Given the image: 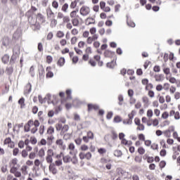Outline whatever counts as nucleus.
<instances>
[{"instance_id":"1","label":"nucleus","mask_w":180,"mask_h":180,"mask_svg":"<svg viewBox=\"0 0 180 180\" xmlns=\"http://www.w3.org/2000/svg\"><path fill=\"white\" fill-rule=\"evenodd\" d=\"M79 157L80 160H85V158L86 160H91V158H92V154L90 152H88L87 153L81 152L79 155Z\"/></svg>"},{"instance_id":"2","label":"nucleus","mask_w":180,"mask_h":180,"mask_svg":"<svg viewBox=\"0 0 180 180\" xmlns=\"http://www.w3.org/2000/svg\"><path fill=\"white\" fill-rule=\"evenodd\" d=\"M34 122H33V120H30L24 126V131H25V133L30 131V127H32V126H34Z\"/></svg>"},{"instance_id":"3","label":"nucleus","mask_w":180,"mask_h":180,"mask_svg":"<svg viewBox=\"0 0 180 180\" xmlns=\"http://www.w3.org/2000/svg\"><path fill=\"white\" fill-rule=\"evenodd\" d=\"M129 119L123 120V124H131L133 123V117H134V115L133 114V111L131 114L128 115Z\"/></svg>"},{"instance_id":"4","label":"nucleus","mask_w":180,"mask_h":180,"mask_svg":"<svg viewBox=\"0 0 180 180\" xmlns=\"http://www.w3.org/2000/svg\"><path fill=\"white\" fill-rule=\"evenodd\" d=\"M80 15L82 16H86V15H89V7L83 6L80 8Z\"/></svg>"},{"instance_id":"5","label":"nucleus","mask_w":180,"mask_h":180,"mask_svg":"<svg viewBox=\"0 0 180 180\" xmlns=\"http://www.w3.org/2000/svg\"><path fill=\"white\" fill-rule=\"evenodd\" d=\"M9 44H11V39L8 37H4L1 41V45L7 48L9 47Z\"/></svg>"},{"instance_id":"6","label":"nucleus","mask_w":180,"mask_h":180,"mask_svg":"<svg viewBox=\"0 0 180 180\" xmlns=\"http://www.w3.org/2000/svg\"><path fill=\"white\" fill-rule=\"evenodd\" d=\"M22 37V30L18 29L13 34V40H19Z\"/></svg>"},{"instance_id":"7","label":"nucleus","mask_w":180,"mask_h":180,"mask_svg":"<svg viewBox=\"0 0 180 180\" xmlns=\"http://www.w3.org/2000/svg\"><path fill=\"white\" fill-rule=\"evenodd\" d=\"M51 98V94H48L44 99H43V97H41V96H38V99L40 103H46V101H47V99L50 101Z\"/></svg>"},{"instance_id":"8","label":"nucleus","mask_w":180,"mask_h":180,"mask_svg":"<svg viewBox=\"0 0 180 180\" xmlns=\"http://www.w3.org/2000/svg\"><path fill=\"white\" fill-rule=\"evenodd\" d=\"M10 58H11V56H9V54L6 53L1 58V63H3V64L6 65L9 63Z\"/></svg>"},{"instance_id":"9","label":"nucleus","mask_w":180,"mask_h":180,"mask_svg":"<svg viewBox=\"0 0 180 180\" xmlns=\"http://www.w3.org/2000/svg\"><path fill=\"white\" fill-rule=\"evenodd\" d=\"M115 51H109V50H105L104 52V57L107 58H111L115 56Z\"/></svg>"},{"instance_id":"10","label":"nucleus","mask_w":180,"mask_h":180,"mask_svg":"<svg viewBox=\"0 0 180 180\" xmlns=\"http://www.w3.org/2000/svg\"><path fill=\"white\" fill-rule=\"evenodd\" d=\"M19 56L18 55L13 54L10 58L9 65H15V63H16V60Z\"/></svg>"},{"instance_id":"11","label":"nucleus","mask_w":180,"mask_h":180,"mask_svg":"<svg viewBox=\"0 0 180 180\" xmlns=\"http://www.w3.org/2000/svg\"><path fill=\"white\" fill-rule=\"evenodd\" d=\"M49 171L50 172H52L53 175H56L57 174V168H56L55 163H51V165H49Z\"/></svg>"},{"instance_id":"12","label":"nucleus","mask_w":180,"mask_h":180,"mask_svg":"<svg viewBox=\"0 0 180 180\" xmlns=\"http://www.w3.org/2000/svg\"><path fill=\"white\" fill-rule=\"evenodd\" d=\"M87 108H88V111L91 112L92 109H94V110H98L99 109V105L89 103L87 105Z\"/></svg>"},{"instance_id":"13","label":"nucleus","mask_w":180,"mask_h":180,"mask_svg":"<svg viewBox=\"0 0 180 180\" xmlns=\"http://www.w3.org/2000/svg\"><path fill=\"white\" fill-rule=\"evenodd\" d=\"M46 15L49 20H52V19L54 18V13L50 8L46 10Z\"/></svg>"},{"instance_id":"14","label":"nucleus","mask_w":180,"mask_h":180,"mask_svg":"<svg viewBox=\"0 0 180 180\" xmlns=\"http://www.w3.org/2000/svg\"><path fill=\"white\" fill-rule=\"evenodd\" d=\"M25 94H30L32 92V84L28 83L25 87Z\"/></svg>"},{"instance_id":"15","label":"nucleus","mask_w":180,"mask_h":180,"mask_svg":"<svg viewBox=\"0 0 180 180\" xmlns=\"http://www.w3.org/2000/svg\"><path fill=\"white\" fill-rule=\"evenodd\" d=\"M13 54H14L15 56H19V54H20V47L15 46L13 49Z\"/></svg>"},{"instance_id":"16","label":"nucleus","mask_w":180,"mask_h":180,"mask_svg":"<svg viewBox=\"0 0 180 180\" xmlns=\"http://www.w3.org/2000/svg\"><path fill=\"white\" fill-rule=\"evenodd\" d=\"M57 64L59 65V67H63V65L65 64V58H64V57L60 58L57 62Z\"/></svg>"},{"instance_id":"17","label":"nucleus","mask_w":180,"mask_h":180,"mask_svg":"<svg viewBox=\"0 0 180 180\" xmlns=\"http://www.w3.org/2000/svg\"><path fill=\"white\" fill-rule=\"evenodd\" d=\"M155 81L160 82L161 81H163L164 79V75L162 74H160V75H155Z\"/></svg>"},{"instance_id":"18","label":"nucleus","mask_w":180,"mask_h":180,"mask_svg":"<svg viewBox=\"0 0 180 180\" xmlns=\"http://www.w3.org/2000/svg\"><path fill=\"white\" fill-rule=\"evenodd\" d=\"M115 64H116V62H115V60H112L111 62L107 63L106 67L108 68L113 69V68H115Z\"/></svg>"},{"instance_id":"19","label":"nucleus","mask_w":180,"mask_h":180,"mask_svg":"<svg viewBox=\"0 0 180 180\" xmlns=\"http://www.w3.org/2000/svg\"><path fill=\"white\" fill-rule=\"evenodd\" d=\"M6 72L8 75H12L13 72V67L11 66L9 68H6Z\"/></svg>"},{"instance_id":"20","label":"nucleus","mask_w":180,"mask_h":180,"mask_svg":"<svg viewBox=\"0 0 180 180\" xmlns=\"http://www.w3.org/2000/svg\"><path fill=\"white\" fill-rule=\"evenodd\" d=\"M63 162H65V164H68L71 161V157L70 155L63 156Z\"/></svg>"},{"instance_id":"21","label":"nucleus","mask_w":180,"mask_h":180,"mask_svg":"<svg viewBox=\"0 0 180 180\" xmlns=\"http://www.w3.org/2000/svg\"><path fill=\"white\" fill-rule=\"evenodd\" d=\"M32 30H40V25H39V23H36V24H32L31 26Z\"/></svg>"},{"instance_id":"22","label":"nucleus","mask_w":180,"mask_h":180,"mask_svg":"<svg viewBox=\"0 0 180 180\" xmlns=\"http://www.w3.org/2000/svg\"><path fill=\"white\" fill-rule=\"evenodd\" d=\"M70 161L74 165L78 164V159L77 158V153H75V155L72 159L70 158Z\"/></svg>"},{"instance_id":"23","label":"nucleus","mask_w":180,"mask_h":180,"mask_svg":"<svg viewBox=\"0 0 180 180\" xmlns=\"http://www.w3.org/2000/svg\"><path fill=\"white\" fill-rule=\"evenodd\" d=\"M37 19H39V20H41L42 23L44 22V15L40 13L37 15Z\"/></svg>"},{"instance_id":"24","label":"nucleus","mask_w":180,"mask_h":180,"mask_svg":"<svg viewBox=\"0 0 180 180\" xmlns=\"http://www.w3.org/2000/svg\"><path fill=\"white\" fill-rule=\"evenodd\" d=\"M113 122H115V123H120V122H122V117L119 115H116L114 117Z\"/></svg>"},{"instance_id":"25","label":"nucleus","mask_w":180,"mask_h":180,"mask_svg":"<svg viewBox=\"0 0 180 180\" xmlns=\"http://www.w3.org/2000/svg\"><path fill=\"white\" fill-rule=\"evenodd\" d=\"M118 101H119V103H118V105H120V106H122V105H123V101H124V98H123V96L122 95H119L118 96Z\"/></svg>"},{"instance_id":"26","label":"nucleus","mask_w":180,"mask_h":180,"mask_svg":"<svg viewBox=\"0 0 180 180\" xmlns=\"http://www.w3.org/2000/svg\"><path fill=\"white\" fill-rule=\"evenodd\" d=\"M50 20H51V27H56V26H57V20L53 18Z\"/></svg>"},{"instance_id":"27","label":"nucleus","mask_w":180,"mask_h":180,"mask_svg":"<svg viewBox=\"0 0 180 180\" xmlns=\"http://www.w3.org/2000/svg\"><path fill=\"white\" fill-rule=\"evenodd\" d=\"M72 23L73 26H78L79 25V20L77 18H74L72 20Z\"/></svg>"},{"instance_id":"28","label":"nucleus","mask_w":180,"mask_h":180,"mask_svg":"<svg viewBox=\"0 0 180 180\" xmlns=\"http://www.w3.org/2000/svg\"><path fill=\"white\" fill-rule=\"evenodd\" d=\"M138 153L141 155H143V154H144V153H146V149H144V148H143V147H140L138 148Z\"/></svg>"},{"instance_id":"29","label":"nucleus","mask_w":180,"mask_h":180,"mask_svg":"<svg viewBox=\"0 0 180 180\" xmlns=\"http://www.w3.org/2000/svg\"><path fill=\"white\" fill-rule=\"evenodd\" d=\"M139 140H141V141H146V136L143 134H139L138 135Z\"/></svg>"},{"instance_id":"30","label":"nucleus","mask_w":180,"mask_h":180,"mask_svg":"<svg viewBox=\"0 0 180 180\" xmlns=\"http://www.w3.org/2000/svg\"><path fill=\"white\" fill-rule=\"evenodd\" d=\"M47 140H48V146H51V144L53 143V140H54V136H49Z\"/></svg>"},{"instance_id":"31","label":"nucleus","mask_w":180,"mask_h":180,"mask_svg":"<svg viewBox=\"0 0 180 180\" xmlns=\"http://www.w3.org/2000/svg\"><path fill=\"white\" fill-rule=\"evenodd\" d=\"M53 133H54V127L51 126L47 129V134H53Z\"/></svg>"},{"instance_id":"32","label":"nucleus","mask_w":180,"mask_h":180,"mask_svg":"<svg viewBox=\"0 0 180 180\" xmlns=\"http://www.w3.org/2000/svg\"><path fill=\"white\" fill-rule=\"evenodd\" d=\"M52 157L53 156H49L47 155L46 160V162H48V164H53V158Z\"/></svg>"},{"instance_id":"33","label":"nucleus","mask_w":180,"mask_h":180,"mask_svg":"<svg viewBox=\"0 0 180 180\" xmlns=\"http://www.w3.org/2000/svg\"><path fill=\"white\" fill-rule=\"evenodd\" d=\"M66 95H67V99H72V97L71 96V90L70 89L66 90Z\"/></svg>"},{"instance_id":"34","label":"nucleus","mask_w":180,"mask_h":180,"mask_svg":"<svg viewBox=\"0 0 180 180\" xmlns=\"http://www.w3.org/2000/svg\"><path fill=\"white\" fill-rule=\"evenodd\" d=\"M56 128L57 131H60V130H63V124H60V123L56 124Z\"/></svg>"},{"instance_id":"35","label":"nucleus","mask_w":180,"mask_h":180,"mask_svg":"<svg viewBox=\"0 0 180 180\" xmlns=\"http://www.w3.org/2000/svg\"><path fill=\"white\" fill-rule=\"evenodd\" d=\"M88 139H89L90 140H94V133H92V131H88L87 132V136Z\"/></svg>"},{"instance_id":"36","label":"nucleus","mask_w":180,"mask_h":180,"mask_svg":"<svg viewBox=\"0 0 180 180\" xmlns=\"http://www.w3.org/2000/svg\"><path fill=\"white\" fill-rule=\"evenodd\" d=\"M165 165H167V162L165 160H162L159 164V166L161 168V169H162V168H165Z\"/></svg>"},{"instance_id":"37","label":"nucleus","mask_w":180,"mask_h":180,"mask_svg":"<svg viewBox=\"0 0 180 180\" xmlns=\"http://www.w3.org/2000/svg\"><path fill=\"white\" fill-rule=\"evenodd\" d=\"M114 155L115 157H122V150H115Z\"/></svg>"},{"instance_id":"38","label":"nucleus","mask_w":180,"mask_h":180,"mask_svg":"<svg viewBox=\"0 0 180 180\" xmlns=\"http://www.w3.org/2000/svg\"><path fill=\"white\" fill-rule=\"evenodd\" d=\"M169 116V113L168 112L165 111L162 114V119H168Z\"/></svg>"},{"instance_id":"39","label":"nucleus","mask_w":180,"mask_h":180,"mask_svg":"<svg viewBox=\"0 0 180 180\" xmlns=\"http://www.w3.org/2000/svg\"><path fill=\"white\" fill-rule=\"evenodd\" d=\"M112 117H113V112H112V111L108 112L106 115V118L108 120H110V119H112Z\"/></svg>"},{"instance_id":"40","label":"nucleus","mask_w":180,"mask_h":180,"mask_svg":"<svg viewBox=\"0 0 180 180\" xmlns=\"http://www.w3.org/2000/svg\"><path fill=\"white\" fill-rule=\"evenodd\" d=\"M52 62H53V57L51 56H47L46 63H48V64H51Z\"/></svg>"},{"instance_id":"41","label":"nucleus","mask_w":180,"mask_h":180,"mask_svg":"<svg viewBox=\"0 0 180 180\" xmlns=\"http://www.w3.org/2000/svg\"><path fill=\"white\" fill-rule=\"evenodd\" d=\"M30 74L31 77H34V68L33 66H31L30 68Z\"/></svg>"},{"instance_id":"42","label":"nucleus","mask_w":180,"mask_h":180,"mask_svg":"<svg viewBox=\"0 0 180 180\" xmlns=\"http://www.w3.org/2000/svg\"><path fill=\"white\" fill-rule=\"evenodd\" d=\"M160 155L161 157H165L167 155V150L165 149H162L160 152Z\"/></svg>"},{"instance_id":"43","label":"nucleus","mask_w":180,"mask_h":180,"mask_svg":"<svg viewBox=\"0 0 180 180\" xmlns=\"http://www.w3.org/2000/svg\"><path fill=\"white\" fill-rule=\"evenodd\" d=\"M111 133H112V140H116V139H117V134L116 133V131L112 130L111 131Z\"/></svg>"},{"instance_id":"44","label":"nucleus","mask_w":180,"mask_h":180,"mask_svg":"<svg viewBox=\"0 0 180 180\" xmlns=\"http://www.w3.org/2000/svg\"><path fill=\"white\" fill-rule=\"evenodd\" d=\"M18 172V167L13 166L11 167V169H10V172L11 174H15Z\"/></svg>"},{"instance_id":"45","label":"nucleus","mask_w":180,"mask_h":180,"mask_svg":"<svg viewBox=\"0 0 180 180\" xmlns=\"http://www.w3.org/2000/svg\"><path fill=\"white\" fill-rule=\"evenodd\" d=\"M47 155L49 157H53L54 155V152L53 151V149H49L47 151Z\"/></svg>"},{"instance_id":"46","label":"nucleus","mask_w":180,"mask_h":180,"mask_svg":"<svg viewBox=\"0 0 180 180\" xmlns=\"http://www.w3.org/2000/svg\"><path fill=\"white\" fill-rule=\"evenodd\" d=\"M127 23L130 27H136V23H134V22L127 21Z\"/></svg>"},{"instance_id":"47","label":"nucleus","mask_w":180,"mask_h":180,"mask_svg":"<svg viewBox=\"0 0 180 180\" xmlns=\"http://www.w3.org/2000/svg\"><path fill=\"white\" fill-rule=\"evenodd\" d=\"M30 141L32 144H37V139L36 137L31 136Z\"/></svg>"},{"instance_id":"48","label":"nucleus","mask_w":180,"mask_h":180,"mask_svg":"<svg viewBox=\"0 0 180 180\" xmlns=\"http://www.w3.org/2000/svg\"><path fill=\"white\" fill-rule=\"evenodd\" d=\"M154 112H153V110H148L147 111V116L148 117H153Z\"/></svg>"},{"instance_id":"49","label":"nucleus","mask_w":180,"mask_h":180,"mask_svg":"<svg viewBox=\"0 0 180 180\" xmlns=\"http://www.w3.org/2000/svg\"><path fill=\"white\" fill-rule=\"evenodd\" d=\"M44 148H41L39 151V157H44Z\"/></svg>"},{"instance_id":"50","label":"nucleus","mask_w":180,"mask_h":180,"mask_svg":"<svg viewBox=\"0 0 180 180\" xmlns=\"http://www.w3.org/2000/svg\"><path fill=\"white\" fill-rule=\"evenodd\" d=\"M135 161L136 162H141L143 161V158L141 156H136L135 157Z\"/></svg>"},{"instance_id":"51","label":"nucleus","mask_w":180,"mask_h":180,"mask_svg":"<svg viewBox=\"0 0 180 180\" xmlns=\"http://www.w3.org/2000/svg\"><path fill=\"white\" fill-rule=\"evenodd\" d=\"M134 122H135V124H136V126H141V124H142L141 123L140 118L136 117L135 120H134Z\"/></svg>"},{"instance_id":"52","label":"nucleus","mask_w":180,"mask_h":180,"mask_svg":"<svg viewBox=\"0 0 180 180\" xmlns=\"http://www.w3.org/2000/svg\"><path fill=\"white\" fill-rule=\"evenodd\" d=\"M67 9H68V4L65 3L63 6H62V11L63 12H67Z\"/></svg>"},{"instance_id":"53","label":"nucleus","mask_w":180,"mask_h":180,"mask_svg":"<svg viewBox=\"0 0 180 180\" xmlns=\"http://www.w3.org/2000/svg\"><path fill=\"white\" fill-rule=\"evenodd\" d=\"M57 37H59V39L64 37V32H63L62 31H58L57 32Z\"/></svg>"},{"instance_id":"54","label":"nucleus","mask_w":180,"mask_h":180,"mask_svg":"<svg viewBox=\"0 0 180 180\" xmlns=\"http://www.w3.org/2000/svg\"><path fill=\"white\" fill-rule=\"evenodd\" d=\"M153 71L155 72H160L161 71V68H160V66L158 65H155L154 68H153Z\"/></svg>"},{"instance_id":"55","label":"nucleus","mask_w":180,"mask_h":180,"mask_svg":"<svg viewBox=\"0 0 180 180\" xmlns=\"http://www.w3.org/2000/svg\"><path fill=\"white\" fill-rule=\"evenodd\" d=\"M99 154H105L106 153V149H105L104 148H100L98 150Z\"/></svg>"},{"instance_id":"56","label":"nucleus","mask_w":180,"mask_h":180,"mask_svg":"<svg viewBox=\"0 0 180 180\" xmlns=\"http://www.w3.org/2000/svg\"><path fill=\"white\" fill-rule=\"evenodd\" d=\"M37 49H38L39 51H40V52L43 51V44H41V42H39V43L38 44Z\"/></svg>"},{"instance_id":"57","label":"nucleus","mask_w":180,"mask_h":180,"mask_svg":"<svg viewBox=\"0 0 180 180\" xmlns=\"http://www.w3.org/2000/svg\"><path fill=\"white\" fill-rule=\"evenodd\" d=\"M163 72H164V74H165L166 75H169V73H170L169 68H165L163 69Z\"/></svg>"},{"instance_id":"58","label":"nucleus","mask_w":180,"mask_h":180,"mask_svg":"<svg viewBox=\"0 0 180 180\" xmlns=\"http://www.w3.org/2000/svg\"><path fill=\"white\" fill-rule=\"evenodd\" d=\"M52 6L53 8H54L55 9H57L58 8V2L53 1L52 2Z\"/></svg>"},{"instance_id":"59","label":"nucleus","mask_w":180,"mask_h":180,"mask_svg":"<svg viewBox=\"0 0 180 180\" xmlns=\"http://www.w3.org/2000/svg\"><path fill=\"white\" fill-rule=\"evenodd\" d=\"M18 154H19V148H14L13 150V155L14 156H16V155H18Z\"/></svg>"},{"instance_id":"60","label":"nucleus","mask_w":180,"mask_h":180,"mask_svg":"<svg viewBox=\"0 0 180 180\" xmlns=\"http://www.w3.org/2000/svg\"><path fill=\"white\" fill-rule=\"evenodd\" d=\"M19 148H23L25 147V142L23 141H20L18 143Z\"/></svg>"},{"instance_id":"61","label":"nucleus","mask_w":180,"mask_h":180,"mask_svg":"<svg viewBox=\"0 0 180 180\" xmlns=\"http://www.w3.org/2000/svg\"><path fill=\"white\" fill-rule=\"evenodd\" d=\"M89 63L91 65V67H96V62L94 60H90Z\"/></svg>"},{"instance_id":"62","label":"nucleus","mask_w":180,"mask_h":180,"mask_svg":"<svg viewBox=\"0 0 180 180\" xmlns=\"http://www.w3.org/2000/svg\"><path fill=\"white\" fill-rule=\"evenodd\" d=\"M106 6V3L105 1H101L100 2V8L101 9H104V8H105Z\"/></svg>"},{"instance_id":"63","label":"nucleus","mask_w":180,"mask_h":180,"mask_svg":"<svg viewBox=\"0 0 180 180\" xmlns=\"http://www.w3.org/2000/svg\"><path fill=\"white\" fill-rule=\"evenodd\" d=\"M39 134H44V125H41L39 128Z\"/></svg>"},{"instance_id":"64","label":"nucleus","mask_w":180,"mask_h":180,"mask_svg":"<svg viewBox=\"0 0 180 180\" xmlns=\"http://www.w3.org/2000/svg\"><path fill=\"white\" fill-rule=\"evenodd\" d=\"M174 119L176 120H179L180 119V115H179V112H176L175 114H174Z\"/></svg>"}]
</instances>
